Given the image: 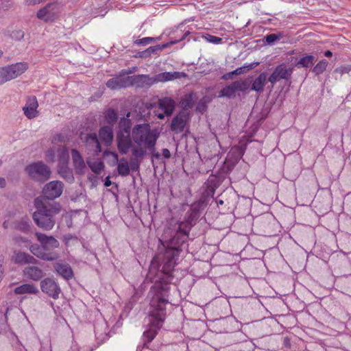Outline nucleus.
<instances>
[{
    "label": "nucleus",
    "instance_id": "nucleus-1",
    "mask_svg": "<svg viewBox=\"0 0 351 351\" xmlns=\"http://www.w3.org/2000/svg\"><path fill=\"white\" fill-rule=\"evenodd\" d=\"M149 295L152 296L149 311L150 328L143 333L144 338L146 339L143 346H138L136 351H142L143 347L147 346V344L154 339L158 330L162 326L166 317L165 306L169 303L168 285L156 283L154 289L149 291Z\"/></svg>",
    "mask_w": 351,
    "mask_h": 351
},
{
    "label": "nucleus",
    "instance_id": "nucleus-2",
    "mask_svg": "<svg viewBox=\"0 0 351 351\" xmlns=\"http://www.w3.org/2000/svg\"><path fill=\"white\" fill-rule=\"evenodd\" d=\"M158 137L159 132L156 130H152L148 123L134 125L132 130V138L136 146L132 149V156L143 158L147 150L152 151L155 149Z\"/></svg>",
    "mask_w": 351,
    "mask_h": 351
},
{
    "label": "nucleus",
    "instance_id": "nucleus-3",
    "mask_svg": "<svg viewBox=\"0 0 351 351\" xmlns=\"http://www.w3.org/2000/svg\"><path fill=\"white\" fill-rule=\"evenodd\" d=\"M34 206L36 210L32 217L35 223L44 230H51L56 223L54 217L60 211V205L51 203L43 197H36Z\"/></svg>",
    "mask_w": 351,
    "mask_h": 351
},
{
    "label": "nucleus",
    "instance_id": "nucleus-4",
    "mask_svg": "<svg viewBox=\"0 0 351 351\" xmlns=\"http://www.w3.org/2000/svg\"><path fill=\"white\" fill-rule=\"evenodd\" d=\"M120 128L122 125H124V128L120 130L117 134V147L119 151L122 154H126L130 149H132V138L130 136V121L125 119H123L120 121Z\"/></svg>",
    "mask_w": 351,
    "mask_h": 351
},
{
    "label": "nucleus",
    "instance_id": "nucleus-5",
    "mask_svg": "<svg viewBox=\"0 0 351 351\" xmlns=\"http://www.w3.org/2000/svg\"><path fill=\"white\" fill-rule=\"evenodd\" d=\"M176 251L173 249H167L166 250L165 254V261L163 264L162 269L161 271V274L162 277H160V280H156L154 285L151 288L150 291L154 289L156 283H162L168 285V293H169V282L171 280L172 276L171 275V271L175 266V256Z\"/></svg>",
    "mask_w": 351,
    "mask_h": 351
},
{
    "label": "nucleus",
    "instance_id": "nucleus-6",
    "mask_svg": "<svg viewBox=\"0 0 351 351\" xmlns=\"http://www.w3.org/2000/svg\"><path fill=\"white\" fill-rule=\"evenodd\" d=\"M25 172L31 179L44 182L51 177V171L44 162L39 161L29 164L25 167Z\"/></svg>",
    "mask_w": 351,
    "mask_h": 351
},
{
    "label": "nucleus",
    "instance_id": "nucleus-7",
    "mask_svg": "<svg viewBox=\"0 0 351 351\" xmlns=\"http://www.w3.org/2000/svg\"><path fill=\"white\" fill-rule=\"evenodd\" d=\"M60 12L57 2L49 3L38 11L37 17L45 22H53L58 19Z\"/></svg>",
    "mask_w": 351,
    "mask_h": 351
},
{
    "label": "nucleus",
    "instance_id": "nucleus-8",
    "mask_svg": "<svg viewBox=\"0 0 351 351\" xmlns=\"http://www.w3.org/2000/svg\"><path fill=\"white\" fill-rule=\"evenodd\" d=\"M64 186L61 181H51L45 185L43 189V195L39 197H43L48 202L55 199L62 194Z\"/></svg>",
    "mask_w": 351,
    "mask_h": 351
},
{
    "label": "nucleus",
    "instance_id": "nucleus-9",
    "mask_svg": "<svg viewBox=\"0 0 351 351\" xmlns=\"http://www.w3.org/2000/svg\"><path fill=\"white\" fill-rule=\"evenodd\" d=\"M250 87V83L246 81H234L230 85L222 88L219 93V97H226L231 98L234 96L235 93L238 90L244 92Z\"/></svg>",
    "mask_w": 351,
    "mask_h": 351
},
{
    "label": "nucleus",
    "instance_id": "nucleus-10",
    "mask_svg": "<svg viewBox=\"0 0 351 351\" xmlns=\"http://www.w3.org/2000/svg\"><path fill=\"white\" fill-rule=\"evenodd\" d=\"M28 64L25 62H16L6 66L3 69L8 81L16 78L28 69Z\"/></svg>",
    "mask_w": 351,
    "mask_h": 351
},
{
    "label": "nucleus",
    "instance_id": "nucleus-11",
    "mask_svg": "<svg viewBox=\"0 0 351 351\" xmlns=\"http://www.w3.org/2000/svg\"><path fill=\"white\" fill-rule=\"evenodd\" d=\"M189 231L188 223H180L176 234L170 240V244L173 245L171 249L178 248L186 240Z\"/></svg>",
    "mask_w": 351,
    "mask_h": 351
},
{
    "label": "nucleus",
    "instance_id": "nucleus-12",
    "mask_svg": "<svg viewBox=\"0 0 351 351\" xmlns=\"http://www.w3.org/2000/svg\"><path fill=\"white\" fill-rule=\"evenodd\" d=\"M40 288L43 292L53 299L59 298L61 292L58 284L51 278H46L40 282Z\"/></svg>",
    "mask_w": 351,
    "mask_h": 351
},
{
    "label": "nucleus",
    "instance_id": "nucleus-13",
    "mask_svg": "<svg viewBox=\"0 0 351 351\" xmlns=\"http://www.w3.org/2000/svg\"><path fill=\"white\" fill-rule=\"evenodd\" d=\"M36 237L45 252H53V249L58 248L60 245L59 241L52 236L36 232Z\"/></svg>",
    "mask_w": 351,
    "mask_h": 351
},
{
    "label": "nucleus",
    "instance_id": "nucleus-14",
    "mask_svg": "<svg viewBox=\"0 0 351 351\" xmlns=\"http://www.w3.org/2000/svg\"><path fill=\"white\" fill-rule=\"evenodd\" d=\"M292 73V69L287 68L285 64H280L276 66L271 75L268 77V81L274 84L280 80L288 79Z\"/></svg>",
    "mask_w": 351,
    "mask_h": 351
},
{
    "label": "nucleus",
    "instance_id": "nucleus-15",
    "mask_svg": "<svg viewBox=\"0 0 351 351\" xmlns=\"http://www.w3.org/2000/svg\"><path fill=\"white\" fill-rule=\"evenodd\" d=\"M29 250L34 256L43 261H53L59 258L58 253L56 252H45L42 245L39 246L37 244L32 245Z\"/></svg>",
    "mask_w": 351,
    "mask_h": 351
},
{
    "label": "nucleus",
    "instance_id": "nucleus-16",
    "mask_svg": "<svg viewBox=\"0 0 351 351\" xmlns=\"http://www.w3.org/2000/svg\"><path fill=\"white\" fill-rule=\"evenodd\" d=\"M130 86H131L130 76H123L121 73L106 82V86L111 90L120 89Z\"/></svg>",
    "mask_w": 351,
    "mask_h": 351
},
{
    "label": "nucleus",
    "instance_id": "nucleus-17",
    "mask_svg": "<svg viewBox=\"0 0 351 351\" xmlns=\"http://www.w3.org/2000/svg\"><path fill=\"white\" fill-rule=\"evenodd\" d=\"M71 155L75 173L78 175L84 174L86 169V166L84 160L80 152L76 149H72L71 150Z\"/></svg>",
    "mask_w": 351,
    "mask_h": 351
},
{
    "label": "nucleus",
    "instance_id": "nucleus-18",
    "mask_svg": "<svg viewBox=\"0 0 351 351\" xmlns=\"http://www.w3.org/2000/svg\"><path fill=\"white\" fill-rule=\"evenodd\" d=\"M188 120V114L185 112H179L171 121V128L176 133L182 132Z\"/></svg>",
    "mask_w": 351,
    "mask_h": 351
},
{
    "label": "nucleus",
    "instance_id": "nucleus-19",
    "mask_svg": "<svg viewBox=\"0 0 351 351\" xmlns=\"http://www.w3.org/2000/svg\"><path fill=\"white\" fill-rule=\"evenodd\" d=\"M12 260L16 264L25 265V264H38V261L36 259L34 256L30 255L28 253L21 252V251H14Z\"/></svg>",
    "mask_w": 351,
    "mask_h": 351
},
{
    "label": "nucleus",
    "instance_id": "nucleus-20",
    "mask_svg": "<svg viewBox=\"0 0 351 351\" xmlns=\"http://www.w3.org/2000/svg\"><path fill=\"white\" fill-rule=\"evenodd\" d=\"M84 143L87 149L97 154L101 152V147L95 133L87 134L84 138Z\"/></svg>",
    "mask_w": 351,
    "mask_h": 351
},
{
    "label": "nucleus",
    "instance_id": "nucleus-21",
    "mask_svg": "<svg viewBox=\"0 0 351 351\" xmlns=\"http://www.w3.org/2000/svg\"><path fill=\"white\" fill-rule=\"evenodd\" d=\"M38 106L36 97H29L26 105L23 108L25 115L29 119L36 117L38 115Z\"/></svg>",
    "mask_w": 351,
    "mask_h": 351
},
{
    "label": "nucleus",
    "instance_id": "nucleus-22",
    "mask_svg": "<svg viewBox=\"0 0 351 351\" xmlns=\"http://www.w3.org/2000/svg\"><path fill=\"white\" fill-rule=\"evenodd\" d=\"M130 80L131 86L136 85L137 87L140 88L150 86L155 83L154 77H151L148 75H137L130 76Z\"/></svg>",
    "mask_w": 351,
    "mask_h": 351
},
{
    "label": "nucleus",
    "instance_id": "nucleus-23",
    "mask_svg": "<svg viewBox=\"0 0 351 351\" xmlns=\"http://www.w3.org/2000/svg\"><path fill=\"white\" fill-rule=\"evenodd\" d=\"M186 77V74L183 72L173 71V72H163L156 74L154 76V82H166L172 81L176 79H180Z\"/></svg>",
    "mask_w": 351,
    "mask_h": 351
},
{
    "label": "nucleus",
    "instance_id": "nucleus-24",
    "mask_svg": "<svg viewBox=\"0 0 351 351\" xmlns=\"http://www.w3.org/2000/svg\"><path fill=\"white\" fill-rule=\"evenodd\" d=\"M110 154L114 158V162L117 164V171L121 176H127L130 174L129 163L125 158L119 160V156L116 152H110Z\"/></svg>",
    "mask_w": 351,
    "mask_h": 351
},
{
    "label": "nucleus",
    "instance_id": "nucleus-25",
    "mask_svg": "<svg viewBox=\"0 0 351 351\" xmlns=\"http://www.w3.org/2000/svg\"><path fill=\"white\" fill-rule=\"evenodd\" d=\"M24 276L32 280L38 281L45 275L43 269L37 266H28L23 269Z\"/></svg>",
    "mask_w": 351,
    "mask_h": 351
},
{
    "label": "nucleus",
    "instance_id": "nucleus-26",
    "mask_svg": "<svg viewBox=\"0 0 351 351\" xmlns=\"http://www.w3.org/2000/svg\"><path fill=\"white\" fill-rule=\"evenodd\" d=\"M53 267L57 273L64 279L69 280L73 278V272L68 263H56Z\"/></svg>",
    "mask_w": 351,
    "mask_h": 351
},
{
    "label": "nucleus",
    "instance_id": "nucleus-27",
    "mask_svg": "<svg viewBox=\"0 0 351 351\" xmlns=\"http://www.w3.org/2000/svg\"><path fill=\"white\" fill-rule=\"evenodd\" d=\"M99 136L106 146L110 145L114 138L112 127L110 125L101 127L99 131Z\"/></svg>",
    "mask_w": 351,
    "mask_h": 351
},
{
    "label": "nucleus",
    "instance_id": "nucleus-28",
    "mask_svg": "<svg viewBox=\"0 0 351 351\" xmlns=\"http://www.w3.org/2000/svg\"><path fill=\"white\" fill-rule=\"evenodd\" d=\"M158 105L167 116H171L174 111L176 102L171 97H164L159 100Z\"/></svg>",
    "mask_w": 351,
    "mask_h": 351
},
{
    "label": "nucleus",
    "instance_id": "nucleus-29",
    "mask_svg": "<svg viewBox=\"0 0 351 351\" xmlns=\"http://www.w3.org/2000/svg\"><path fill=\"white\" fill-rule=\"evenodd\" d=\"M168 46H169V43L149 47V48L143 51H139L136 54V57L141 58H147L151 56L152 54L157 53L158 51L163 50Z\"/></svg>",
    "mask_w": 351,
    "mask_h": 351
},
{
    "label": "nucleus",
    "instance_id": "nucleus-30",
    "mask_svg": "<svg viewBox=\"0 0 351 351\" xmlns=\"http://www.w3.org/2000/svg\"><path fill=\"white\" fill-rule=\"evenodd\" d=\"M268 80L267 74L265 72L261 73L253 82L251 87V90L261 92L263 90V88Z\"/></svg>",
    "mask_w": 351,
    "mask_h": 351
},
{
    "label": "nucleus",
    "instance_id": "nucleus-31",
    "mask_svg": "<svg viewBox=\"0 0 351 351\" xmlns=\"http://www.w3.org/2000/svg\"><path fill=\"white\" fill-rule=\"evenodd\" d=\"M58 173L60 176L69 183L74 181L73 170L67 165H61L59 166Z\"/></svg>",
    "mask_w": 351,
    "mask_h": 351
},
{
    "label": "nucleus",
    "instance_id": "nucleus-32",
    "mask_svg": "<svg viewBox=\"0 0 351 351\" xmlns=\"http://www.w3.org/2000/svg\"><path fill=\"white\" fill-rule=\"evenodd\" d=\"M14 293L16 294H36L38 293V289L33 284H23L14 289Z\"/></svg>",
    "mask_w": 351,
    "mask_h": 351
},
{
    "label": "nucleus",
    "instance_id": "nucleus-33",
    "mask_svg": "<svg viewBox=\"0 0 351 351\" xmlns=\"http://www.w3.org/2000/svg\"><path fill=\"white\" fill-rule=\"evenodd\" d=\"M57 158L61 165H67L69 155L66 147L62 145L57 147Z\"/></svg>",
    "mask_w": 351,
    "mask_h": 351
},
{
    "label": "nucleus",
    "instance_id": "nucleus-34",
    "mask_svg": "<svg viewBox=\"0 0 351 351\" xmlns=\"http://www.w3.org/2000/svg\"><path fill=\"white\" fill-rule=\"evenodd\" d=\"M315 60L316 58L314 56L306 55L300 59L296 66L298 67L308 68L314 64Z\"/></svg>",
    "mask_w": 351,
    "mask_h": 351
},
{
    "label": "nucleus",
    "instance_id": "nucleus-35",
    "mask_svg": "<svg viewBox=\"0 0 351 351\" xmlns=\"http://www.w3.org/2000/svg\"><path fill=\"white\" fill-rule=\"evenodd\" d=\"M187 214H189L187 221L184 223H188L189 227L191 228L193 226V222L196 221L199 216L198 206L193 205L190 210L187 212Z\"/></svg>",
    "mask_w": 351,
    "mask_h": 351
},
{
    "label": "nucleus",
    "instance_id": "nucleus-36",
    "mask_svg": "<svg viewBox=\"0 0 351 351\" xmlns=\"http://www.w3.org/2000/svg\"><path fill=\"white\" fill-rule=\"evenodd\" d=\"M14 228L24 233H27L30 231L31 223L27 219H22L15 223Z\"/></svg>",
    "mask_w": 351,
    "mask_h": 351
},
{
    "label": "nucleus",
    "instance_id": "nucleus-37",
    "mask_svg": "<svg viewBox=\"0 0 351 351\" xmlns=\"http://www.w3.org/2000/svg\"><path fill=\"white\" fill-rule=\"evenodd\" d=\"M328 65V62L326 60H320L312 69V72L316 75H319L326 71Z\"/></svg>",
    "mask_w": 351,
    "mask_h": 351
},
{
    "label": "nucleus",
    "instance_id": "nucleus-38",
    "mask_svg": "<svg viewBox=\"0 0 351 351\" xmlns=\"http://www.w3.org/2000/svg\"><path fill=\"white\" fill-rule=\"evenodd\" d=\"M118 116L117 112L113 109H108L105 112V119L106 122L110 125L113 126V125L116 123L117 121Z\"/></svg>",
    "mask_w": 351,
    "mask_h": 351
},
{
    "label": "nucleus",
    "instance_id": "nucleus-39",
    "mask_svg": "<svg viewBox=\"0 0 351 351\" xmlns=\"http://www.w3.org/2000/svg\"><path fill=\"white\" fill-rule=\"evenodd\" d=\"M90 169L95 173L99 174L104 168V165L101 161L88 162Z\"/></svg>",
    "mask_w": 351,
    "mask_h": 351
},
{
    "label": "nucleus",
    "instance_id": "nucleus-40",
    "mask_svg": "<svg viewBox=\"0 0 351 351\" xmlns=\"http://www.w3.org/2000/svg\"><path fill=\"white\" fill-rule=\"evenodd\" d=\"M160 38H154V37H145L141 39H138L134 41V43L136 45H148L155 40H158Z\"/></svg>",
    "mask_w": 351,
    "mask_h": 351
},
{
    "label": "nucleus",
    "instance_id": "nucleus-41",
    "mask_svg": "<svg viewBox=\"0 0 351 351\" xmlns=\"http://www.w3.org/2000/svg\"><path fill=\"white\" fill-rule=\"evenodd\" d=\"M138 158L133 156V158L130 159V170L131 169L132 171H136L138 170L141 161Z\"/></svg>",
    "mask_w": 351,
    "mask_h": 351
},
{
    "label": "nucleus",
    "instance_id": "nucleus-42",
    "mask_svg": "<svg viewBox=\"0 0 351 351\" xmlns=\"http://www.w3.org/2000/svg\"><path fill=\"white\" fill-rule=\"evenodd\" d=\"M281 38V34H271L265 36V40L267 44L271 45L276 40H279Z\"/></svg>",
    "mask_w": 351,
    "mask_h": 351
},
{
    "label": "nucleus",
    "instance_id": "nucleus-43",
    "mask_svg": "<svg viewBox=\"0 0 351 351\" xmlns=\"http://www.w3.org/2000/svg\"><path fill=\"white\" fill-rule=\"evenodd\" d=\"M47 160L50 162H53L57 158V147H53L50 148L46 153Z\"/></svg>",
    "mask_w": 351,
    "mask_h": 351
},
{
    "label": "nucleus",
    "instance_id": "nucleus-44",
    "mask_svg": "<svg viewBox=\"0 0 351 351\" xmlns=\"http://www.w3.org/2000/svg\"><path fill=\"white\" fill-rule=\"evenodd\" d=\"M334 73H339L341 75L345 73H349L351 75V66L346 65L338 67L334 70Z\"/></svg>",
    "mask_w": 351,
    "mask_h": 351
},
{
    "label": "nucleus",
    "instance_id": "nucleus-45",
    "mask_svg": "<svg viewBox=\"0 0 351 351\" xmlns=\"http://www.w3.org/2000/svg\"><path fill=\"white\" fill-rule=\"evenodd\" d=\"M205 38L206 39L207 41H208L209 43H213V44H219L222 40L221 38H219V37H217L215 36H213V35H209V34H208L205 37Z\"/></svg>",
    "mask_w": 351,
    "mask_h": 351
},
{
    "label": "nucleus",
    "instance_id": "nucleus-46",
    "mask_svg": "<svg viewBox=\"0 0 351 351\" xmlns=\"http://www.w3.org/2000/svg\"><path fill=\"white\" fill-rule=\"evenodd\" d=\"M157 267V264L156 263V259L154 258L151 264V267L149 269L147 278H150V280H152V275L154 273L155 268Z\"/></svg>",
    "mask_w": 351,
    "mask_h": 351
},
{
    "label": "nucleus",
    "instance_id": "nucleus-47",
    "mask_svg": "<svg viewBox=\"0 0 351 351\" xmlns=\"http://www.w3.org/2000/svg\"><path fill=\"white\" fill-rule=\"evenodd\" d=\"M8 81V80L6 77V75L5 74L3 67L0 68V85Z\"/></svg>",
    "mask_w": 351,
    "mask_h": 351
},
{
    "label": "nucleus",
    "instance_id": "nucleus-48",
    "mask_svg": "<svg viewBox=\"0 0 351 351\" xmlns=\"http://www.w3.org/2000/svg\"><path fill=\"white\" fill-rule=\"evenodd\" d=\"M136 67H132L131 69H129L128 70L123 69L120 73L122 75L126 76L128 74H131L134 73L136 70Z\"/></svg>",
    "mask_w": 351,
    "mask_h": 351
},
{
    "label": "nucleus",
    "instance_id": "nucleus-49",
    "mask_svg": "<svg viewBox=\"0 0 351 351\" xmlns=\"http://www.w3.org/2000/svg\"><path fill=\"white\" fill-rule=\"evenodd\" d=\"M183 104L189 108H191L193 106V103L191 101L190 98H187L184 100Z\"/></svg>",
    "mask_w": 351,
    "mask_h": 351
},
{
    "label": "nucleus",
    "instance_id": "nucleus-50",
    "mask_svg": "<svg viewBox=\"0 0 351 351\" xmlns=\"http://www.w3.org/2000/svg\"><path fill=\"white\" fill-rule=\"evenodd\" d=\"M162 156L165 158L169 159L171 157V153L169 150L167 148H165L162 150Z\"/></svg>",
    "mask_w": 351,
    "mask_h": 351
},
{
    "label": "nucleus",
    "instance_id": "nucleus-51",
    "mask_svg": "<svg viewBox=\"0 0 351 351\" xmlns=\"http://www.w3.org/2000/svg\"><path fill=\"white\" fill-rule=\"evenodd\" d=\"M153 157L156 159H160V154L158 152H155V149L152 151H150Z\"/></svg>",
    "mask_w": 351,
    "mask_h": 351
},
{
    "label": "nucleus",
    "instance_id": "nucleus-52",
    "mask_svg": "<svg viewBox=\"0 0 351 351\" xmlns=\"http://www.w3.org/2000/svg\"><path fill=\"white\" fill-rule=\"evenodd\" d=\"M242 72V68L237 69L235 71L229 73L230 75L241 74Z\"/></svg>",
    "mask_w": 351,
    "mask_h": 351
},
{
    "label": "nucleus",
    "instance_id": "nucleus-53",
    "mask_svg": "<svg viewBox=\"0 0 351 351\" xmlns=\"http://www.w3.org/2000/svg\"><path fill=\"white\" fill-rule=\"evenodd\" d=\"M5 185H6V181H5V178H0V188L3 189L5 186Z\"/></svg>",
    "mask_w": 351,
    "mask_h": 351
},
{
    "label": "nucleus",
    "instance_id": "nucleus-54",
    "mask_svg": "<svg viewBox=\"0 0 351 351\" xmlns=\"http://www.w3.org/2000/svg\"><path fill=\"white\" fill-rule=\"evenodd\" d=\"M104 185L106 186H110L111 185V181L110 180V178L109 177H107L106 178V181H105Z\"/></svg>",
    "mask_w": 351,
    "mask_h": 351
},
{
    "label": "nucleus",
    "instance_id": "nucleus-55",
    "mask_svg": "<svg viewBox=\"0 0 351 351\" xmlns=\"http://www.w3.org/2000/svg\"><path fill=\"white\" fill-rule=\"evenodd\" d=\"M55 140H58V141H63L64 140V136H62L61 134H58L56 137H55Z\"/></svg>",
    "mask_w": 351,
    "mask_h": 351
},
{
    "label": "nucleus",
    "instance_id": "nucleus-56",
    "mask_svg": "<svg viewBox=\"0 0 351 351\" xmlns=\"http://www.w3.org/2000/svg\"><path fill=\"white\" fill-rule=\"evenodd\" d=\"M332 53L329 50L325 51V53H324V56L328 58L332 56Z\"/></svg>",
    "mask_w": 351,
    "mask_h": 351
},
{
    "label": "nucleus",
    "instance_id": "nucleus-57",
    "mask_svg": "<svg viewBox=\"0 0 351 351\" xmlns=\"http://www.w3.org/2000/svg\"><path fill=\"white\" fill-rule=\"evenodd\" d=\"M165 117V115L163 114H158V118L160 119H163Z\"/></svg>",
    "mask_w": 351,
    "mask_h": 351
},
{
    "label": "nucleus",
    "instance_id": "nucleus-58",
    "mask_svg": "<svg viewBox=\"0 0 351 351\" xmlns=\"http://www.w3.org/2000/svg\"><path fill=\"white\" fill-rule=\"evenodd\" d=\"M219 204H223V201H222V200H220V201H219Z\"/></svg>",
    "mask_w": 351,
    "mask_h": 351
},
{
    "label": "nucleus",
    "instance_id": "nucleus-59",
    "mask_svg": "<svg viewBox=\"0 0 351 351\" xmlns=\"http://www.w3.org/2000/svg\"><path fill=\"white\" fill-rule=\"evenodd\" d=\"M2 165V161L0 160V166Z\"/></svg>",
    "mask_w": 351,
    "mask_h": 351
}]
</instances>
